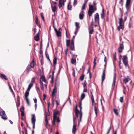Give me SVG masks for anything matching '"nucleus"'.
I'll list each match as a JSON object with an SVG mask.
<instances>
[{
  "instance_id": "obj_1",
  "label": "nucleus",
  "mask_w": 134,
  "mask_h": 134,
  "mask_svg": "<svg viewBox=\"0 0 134 134\" xmlns=\"http://www.w3.org/2000/svg\"><path fill=\"white\" fill-rule=\"evenodd\" d=\"M97 8L96 7L93 5L89 4V9L88 12V14L89 15L90 19L91 17L92 16V14L94 12L97 10Z\"/></svg>"
},
{
  "instance_id": "obj_2",
  "label": "nucleus",
  "mask_w": 134,
  "mask_h": 134,
  "mask_svg": "<svg viewBox=\"0 0 134 134\" xmlns=\"http://www.w3.org/2000/svg\"><path fill=\"white\" fill-rule=\"evenodd\" d=\"M29 91H26L25 94V100L28 105H30V103L29 99L28 98V96L29 94Z\"/></svg>"
},
{
  "instance_id": "obj_3",
  "label": "nucleus",
  "mask_w": 134,
  "mask_h": 134,
  "mask_svg": "<svg viewBox=\"0 0 134 134\" xmlns=\"http://www.w3.org/2000/svg\"><path fill=\"white\" fill-rule=\"evenodd\" d=\"M77 107L76 106L75 111L76 116L77 117H78L79 115L80 119V120H81L82 117V113L81 111L80 112L77 109Z\"/></svg>"
},
{
  "instance_id": "obj_4",
  "label": "nucleus",
  "mask_w": 134,
  "mask_h": 134,
  "mask_svg": "<svg viewBox=\"0 0 134 134\" xmlns=\"http://www.w3.org/2000/svg\"><path fill=\"white\" fill-rule=\"evenodd\" d=\"M54 30L56 32V35L58 36H61V32L62 29L61 28H59L58 30L54 28Z\"/></svg>"
},
{
  "instance_id": "obj_5",
  "label": "nucleus",
  "mask_w": 134,
  "mask_h": 134,
  "mask_svg": "<svg viewBox=\"0 0 134 134\" xmlns=\"http://www.w3.org/2000/svg\"><path fill=\"white\" fill-rule=\"evenodd\" d=\"M36 117L34 115H32V117L31 119V121L32 124L33 125V129H34L35 128V122L36 121Z\"/></svg>"
},
{
  "instance_id": "obj_6",
  "label": "nucleus",
  "mask_w": 134,
  "mask_h": 134,
  "mask_svg": "<svg viewBox=\"0 0 134 134\" xmlns=\"http://www.w3.org/2000/svg\"><path fill=\"white\" fill-rule=\"evenodd\" d=\"M0 115L1 116L2 118L4 120H6L7 119L6 117L5 116L6 115L5 112L4 111H2L0 112Z\"/></svg>"
},
{
  "instance_id": "obj_7",
  "label": "nucleus",
  "mask_w": 134,
  "mask_h": 134,
  "mask_svg": "<svg viewBox=\"0 0 134 134\" xmlns=\"http://www.w3.org/2000/svg\"><path fill=\"white\" fill-rule=\"evenodd\" d=\"M44 82L46 84H47L48 82L46 81V79L44 76H42L40 78V85H43V83L42 82Z\"/></svg>"
},
{
  "instance_id": "obj_8",
  "label": "nucleus",
  "mask_w": 134,
  "mask_h": 134,
  "mask_svg": "<svg viewBox=\"0 0 134 134\" xmlns=\"http://www.w3.org/2000/svg\"><path fill=\"white\" fill-rule=\"evenodd\" d=\"M123 58L122 59L123 62L124 64L126 66L127 65V57L126 55H125L123 56Z\"/></svg>"
},
{
  "instance_id": "obj_9",
  "label": "nucleus",
  "mask_w": 134,
  "mask_h": 134,
  "mask_svg": "<svg viewBox=\"0 0 134 134\" xmlns=\"http://www.w3.org/2000/svg\"><path fill=\"white\" fill-rule=\"evenodd\" d=\"M50 113L49 112H48L47 113L46 112L45 113V122H46V125H47L48 124V120L47 119V116H49V115Z\"/></svg>"
},
{
  "instance_id": "obj_10",
  "label": "nucleus",
  "mask_w": 134,
  "mask_h": 134,
  "mask_svg": "<svg viewBox=\"0 0 134 134\" xmlns=\"http://www.w3.org/2000/svg\"><path fill=\"white\" fill-rule=\"evenodd\" d=\"M124 45L123 43L121 44L120 45V47L118 48V50L119 52H121L124 49Z\"/></svg>"
},
{
  "instance_id": "obj_11",
  "label": "nucleus",
  "mask_w": 134,
  "mask_h": 134,
  "mask_svg": "<svg viewBox=\"0 0 134 134\" xmlns=\"http://www.w3.org/2000/svg\"><path fill=\"white\" fill-rule=\"evenodd\" d=\"M116 73H115L114 74V75L113 83V84L112 85L113 87H114L115 86V82H116Z\"/></svg>"
},
{
  "instance_id": "obj_12",
  "label": "nucleus",
  "mask_w": 134,
  "mask_h": 134,
  "mask_svg": "<svg viewBox=\"0 0 134 134\" xmlns=\"http://www.w3.org/2000/svg\"><path fill=\"white\" fill-rule=\"evenodd\" d=\"M105 78V69L103 71V72L102 75V82L104 80Z\"/></svg>"
},
{
  "instance_id": "obj_13",
  "label": "nucleus",
  "mask_w": 134,
  "mask_h": 134,
  "mask_svg": "<svg viewBox=\"0 0 134 134\" xmlns=\"http://www.w3.org/2000/svg\"><path fill=\"white\" fill-rule=\"evenodd\" d=\"M99 15L98 13H96L95 15L94 16V20L95 22L97 21L99 19Z\"/></svg>"
},
{
  "instance_id": "obj_14",
  "label": "nucleus",
  "mask_w": 134,
  "mask_h": 134,
  "mask_svg": "<svg viewBox=\"0 0 134 134\" xmlns=\"http://www.w3.org/2000/svg\"><path fill=\"white\" fill-rule=\"evenodd\" d=\"M84 14H83V12L82 11L79 14V18L81 19H83V17Z\"/></svg>"
},
{
  "instance_id": "obj_15",
  "label": "nucleus",
  "mask_w": 134,
  "mask_h": 134,
  "mask_svg": "<svg viewBox=\"0 0 134 134\" xmlns=\"http://www.w3.org/2000/svg\"><path fill=\"white\" fill-rule=\"evenodd\" d=\"M59 111H54V112L53 118L57 119V114L58 113Z\"/></svg>"
},
{
  "instance_id": "obj_16",
  "label": "nucleus",
  "mask_w": 134,
  "mask_h": 134,
  "mask_svg": "<svg viewBox=\"0 0 134 134\" xmlns=\"http://www.w3.org/2000/svg\"><path fill=\"white\" fill-rule=\"evenodd\" d=\"M76 125L74 124L73 126L72 132L74 133H75L76 131Z\"/></svg>"
},
{
  "instance_id": "obj_17",
  "label": "nucleus",
  "mask_w": 134,
  "mask_h": 134,
  "mask_svg": "<svg viewBox=\"0 0 134 134\" xmlns=\"http://www.w3.org/2000/svg\"><path fill=\"white\" fill-rule=\"evenodd\" d=\"M119 23L120 25H124V22L123 21V20L122 18H119Z\"/></svg>"
},
{
  "instance_id": "obj_18",
  "label": "nucleus",
  "mask_w": 134,
  "mask_h": 134,
  "mask_svg": "<svg viewBox=\"0 0 134 134\" xmlns=\"http://www.w3.org/2000/svg\"><path fill=\"white\" fill-rule=\"evenodd\" d=\"M63 0H59V8H61L62 6V3Z\"/></svg>"
},
{
  "instance_id": "obj_19",
  "label": "nucleus",
  "mask_w": 134,
  "mask_h": 134,
  "mask_svg": "<svg viewBox=\"0 0 134 134\" xmlns=\"http://www.w3.org/2000/svg\"><path fill=\"white\" fill-rule=\"evenodd\" d=\"M72 8V5H71L70 2H69L67 8L69 10H71Z\"/></svg>"
},
{
  "instance_id": "obj_20",
  "label": "nucleus",
  "mask_w": 134,
  "mask_h": 134,
  "mask_svg": "<svg viewBox=\"0 0 134 134\" xmlns=\"http://www.w3.org/2000/svg\"><path fill=\"white\" fill-rule=\"evenodd\" d=\"M36 65V64L35 63L34 60H33V61L32 62H31L30 64V65H29V66H30V67H31L32 68H33L34 66H35Z\"/></svg>"
},
{
  "instance_id": "obj_21",
  "label": "nucleus",
  "mask_w": 134,
  "mask_h": 134,
  "mask_svg": "<svg viewBox=\"0 0 134 134\" xmlns=\"http://www.w3.org/2000/svg\"><path fill=\"white\" fill-rule=\"evenodd\" d=\"M57 88L56 87H55L53 89L52 92V95L53 96H54V94L57 92Z\"/></svg>"
},
{
  "instance_id": "obj_22",
  "label": "nucleus",
  "mask_w": 134,
  "mask_h": 134,
  "mask_svg": "<svg viewBox=\"0 0 134 134\" xmlns=\"http://www.w3.org/2000/svg\"><path fill=\"white\" fill-rule=\"evenodd\" d=\"M130 2V0H127L126 4V7H127L129 6Z\"/></svg>"
},
{
  "instance_id": "obj_23",
  "label": "nucleus",
  "mask_w": 134,
  "mask_h": 134,
  "mask_svg": "<svg viewBox=\"0 0 134 134\" xmlns=\"http://www.w3.org/2000/svg\"><path fill=\"white\" fill-rule=\"evenodd\" d=\"M0 76L2 79H4L6 80H7L8 79L7 76L4 74H1L0 75Z\"/></svg>"
},
{
  "instance_id": "obj_24",
  "label": "nucleus",
  "mask_w": 134,
  "mask_h": 134,
  "mask_svg": "<svg viewBox=\"0 0 134 134\" xmlns=\"http://www.w3.org/2000/svg\"><path fill=\"white\" fill-rule=\"evenodd\" d=\"M92 105L93 106L95 107H98L97 102H95L94 100L92 101Z\"/></svg>"
},
{
  "instance_id": "obj_25",
  "label": "nucleus",
  "mask_w": 134,
  "mask_h": 134,
  "mask_svg": "<svg viewBox=\"0 0 134 134\" xmlns=\"http://www.w3.org/2000/svg\"><path fill=\"white\" fill-rule=\"evenodd\" d=\"M124 27V25H119V26L118 27V29L119 30H120V29H123Z\"/></svg>"
},
{
  "instance_id": "obj_26",
  "label": "nucleus",
  "mask_w": 134,
  "mask_h": 134,
  "mask_svg": "<svg viewBox=\"0 0 134 134\" xmlns=\"http://www.w3.org/2000/svg\"><path fill=\"white\" fill-rule=\"evenodd\" d=\"M52 8L53 12H54L57 10V8L55 5H54L53 6H52Z\"/></svg>"
},
{
  "instance_id": "obj_27",
  "label": "nucleus",
  "mask_w": 134,
  "mask_h": 134,
  "mask_svg": "<svg viewBox=\"0 0 134 134\" xmlns=\"http://www.w3.org/2000/svg\"><path fill=\"white\" fill-rule=\"evenodd\" d=\"M130 80V79L129 78H126L124 79L123 80L124 82L125 83H126L127 82Z\"/></svg>"
},
{
  "instance_id": "obj_28",
  "label": "nucleus",
  "mask_w": 134,
  "mask_h": 134,
  "mask_svg": "<svg viewBox=\"0 0 134 134\" xmlns=\"http://www.w3.org/2000/svg\"><path fill=\"white\" fill-rule=\"evenodd\" d=\"M33 84L32 83L30 84L28 87L27 90L28 91H29L31 87L32 86Z\"/></svg>"
},
{
  "instance_id": "obj_29",
  "label": "nucleus",
  "mask_w": 134,
  "mask_h": 134,
  "mask_svg": "<svg viewBox=\"0 0 134 134\" xmlns=\"http://www.w3.org/2000/svg\"><path fill=\"white\" fill-rule=\"evenodd\" d=\"M39 37L38 36V33L37 35L34 37V39L36 41H38L39 40Z\"/></svg>"
},
{
  "instance_id": "obj_30",
  "label": "nucleus",
  "mask_w": 134,
  "mask_h": 134,
  "mask_svg": "<svg viewBox=\"0 0 134 134\" xmlns=\"http://www.w3.org/2000/svg\"><path fill=\"white\" fill-rule=\"evenodd\" d=\"M113 110L115 114L116 115H118L119 114L118 110L117 109H114Z\"/></svg>"
},
{
  "instance_id": "obj_31",
  "label": "nucleus",
  "mask_w": 134,
  "mask_h": 134,
  "mask_svg": "<svg viewBox=\"0 0 134 134\" xmlns=\"http://www.w3.org/2000/svg\"><path fill=\"white\" fill-rule=\"evenodd\" d=\"M76 62V59H72L71 60V62L72 64H74Z\"/></svg>"
},
{
  "instance_id": "obj_32",
  "label": "nucleus",
  "mask_w": 134,
  "mask_h": 134,
  "mask_svg": "<svg viewBox=\"0 0 134 134\" xmlns=\"http://www.w3.org/2000/svg\"><path fill=\"white\" fill-rule=\"evenodd\" d=\"M93 31V29L92 27L90 28L89 32L91 34H92Z\"/></svg>"
},
{
  "instance_id": "obj_33",
  "label": "nucleus",
  "mask_w": 134,
  "mask_h": 134,
  "mask_svg": "<svg viewBox=\"0 0 134 134\" xmlns=\"http://www.w3.org/2000/svg\"><path fill=\"white\" fill-rule=\"evenodd\" d=\"M31 67H30V66H29V65H28V66L27 67V68H26V70H27V72H29V71H30V70L31 69Z\"/></svg>"
},
{
  "instance_id": "obj_34",
  "label": "nucleus",
  "mask_w": 134,
  "mask_h": 134,
  "mask_svg": "<svg viewBox=\"0 0 134 134\" xmlns=\"http://www.w3.org/2000/svg\"><path fill=\"white\" fill-rule=\"evenodd\" d=\"M57 59L56 57L54 58L53 60V64H55L56 63Z\"/></svg>"
},
{
  "instance_id": "obj_35",
  "label": "nucleus",
  "mask_w": 134,
  "mask_h": 134,
  "mask_svg": "<svg viewBox=\"0 0 134 134\" xmlns=\"http://www.w3.org/2000/svg\"><path fill=\"white\" fill-rule=\"evenodd\" d=\"M97 107H94V111H95V114H96V116L97 115Z\"/></svg>"
},
{
  "instance_id": "obj_36",
  "label": "nucleus",
  "mask_w": 134,
  "mask_h": 134,
  "mask_svg": "<svg viewBox=\"0 0 134 134\" xmlns=\"http://www.w3.org/2000/svg\"><path fill=\"white\" fill-rule=\"evenodd\" d=\"M85 97V94L84 93H82L81 95V100L83 99Z\"/></svg>"
},
{
  "instance_id": "obj_37",
  "label": "nucleus",
  "mask_w": 134,
  "mask_h": 134,
  "mask_svg": "<svg viewBox=\"0 0 134 134\" xmlns=\"http://www.w3.org/2000/svg\"><path fill=\"white\" fill-rule=\"evenodd\" d=\"M70 48L71 50H74V44H71Z\"/></svg>"
},
{
  "instance_id": "obj_38",
  "label": "nucleus",
  "mask_w": 134,
  "mask_h": 134,
  "mask_svg": "<svg viewBox=\"0 0 134 134\" xmlns=\"http://www.w3.org/2000/svg\"><path fill=\"white\" fill-rule=\"evenodd\" d=\"M41 16L43 19V21H44V16H43V13H41Z\"/></svg>"
},
{
  "instance_id": "obj_39",
  "label": "nucleus",
  "mask_w": 134,
  "mask_h": 134,
  "mask_svg": "<svg viewBox=\"0 0 134 134\" xmlns=\"http://www.w3.org/2000/svg\"><path fill=\"white\" fill-rule=\"evenodd\" d=\"M84 76L85 75H82L80 77V80L81 81L83 80L84 78Z\"/></svg>"
},
{
  "instance_id": "obj_40",
  "label": "nucleus",
  "mask_w": 134,
  "mask_h": 134,
  "mask_svg": "<svg viewBox=\"0 0 134 134\" xmlns=\"http://www.w3.org/2000/svg\"><path fill=\"white\" fill-rule=\"evenodd\" d=\"M82 84L83 85V87H86V81H84Z\"/></svg>"
},
{
  "instance_id": "obj_41",
  "label": "nucleus",
  "mask_w": 134,
  "mask_h": 134,
  "mask_svg": "<svg viewBox=\"0 0 134 134\" xmlns=\"http://www.w3.org/2000/svg\"><path fill=\"white\" fill-rule=\"evenodd\" d=\"M70 41L69 40H67L66 41V46H69L70 44Z\"/></svg>"
},
{
  "instance_id": "obj_42",
  "label": "nucleus",
  "mask_w": 134,
  "mask_h": 134,
  "mask_svg": "<svg viewBox=\"0 0 134 134\" xmlns=\"http://www.w3.org/2000/svg\"><path fill=\"white\" fill-rule=\"evenodd\" d=\"M56 119V118H53V121L52 122V124L53 125L55 124V122Z\"/></svg>"
},
{
  "instance_id": "obj_43",
  "label": "nucleus",
  "mask_w": 134,
  "mask_h": 134,
  "mask_svg": "<svg viewBox=\"0 0 134 134\" xmlns=\"http://www.w3.org/2000/svg\"><path fill=\"white\" fill-rule=\"evenodd\" d=\"M123 100V97H120V102H122Z\"/></svg>"
},
{
  "instance_id": "obj_44",
  "label": "nucleus",
  "mask_w": 134,
  "mask_h": 134,
  "mask_svg": "<svg viewBox=\"0 0 134 134\" xmlns=\"http://www.w3.org/2000/svg\"><path fill=\"white\" fill-rule=\"evenodd\" d=\"M36 24L38 25H39V23L38 22V18L37 17H36Z\"/></svg>"
},
{
  "instance_id": "obj_45",
  "label": "nucleus",
  "mask_w": 134,
  "mask_h": 134,
  "mask_svg": "<svg viewBox=\"0 0 134 134\" xmlns=\"http://www.w3.org/2000/svg\"><path fill=\"white\" fill-rule=\"evenodd\" d=\"M77 0H74V1L73 4L74 5H76L77 4Z\"/></svg>"
},
{
  "instance_id": "obj_46",
  "label": "nucleus",
  "mask_w": 134,
  "mask_h": 134,
  "mask_svg": "<svg viewBox=\"0 0 134 134\" xmlns=\"http://www.w3.org/2000/svg\"><path fill=\"white\" fill-rule=\"evenodd\" d=\"M86 5L85 4H83L82 7V10L85 9V8Z\"/></svg>"
},
{
  "instance_id": "obj_47",
  "label": "nucleus",
  "mask_w": 134,
  "mask_h": 134,
  "mask_svg": "<svg viewBox=\"0 0 134 134\" xmlns=\"http://www.w3.org/2000/svg\"><path fill=\"white\" fill-rule=\"evenodd\" d=\"M83 92H87V89L86 88V87H83Z\"/></svg>"
},
{
  "instance_id": "obj_48",
  "label": "nucleus",
  "mask_w": 134,
  "mask_h": 134,
  "mask_svg": "<svg viewBox=\"0 0 134 134\" xmlns=\"http://www.w3.org/2000/svg\"><path fill=\"white\" fill-rule=\"evenodd\" d=\"M41 85V90L43 91H44V88L43 85Z\"/></svg>"
},
{
  "instance_id": "obj_49",
  "label": "nucleus",
  "mask_w": 134,
  "mask_h": 134,
  "mask_svg": "<svg viewBox=\"0 0 134 134\" xmlns=\"http://www.w3.org/2000/svg\"><path fill=\"white\" fill-rule=\"evenodd\" d=\"M24 108L23 107H22L20 109V110L21 111V112H24Z\"/></svg>"
},
{
  "instance_id": "obj_50",
  "label": "nucleus",
  "mask_w": 134,
  "mask_h": 134,
  "mask_svg": "<svg viewBox=\"0 0 134 134\" xmlns=\"http://www.w3.org/2000/svg\"><path fill=\"white\" fill-rule=\"evenodd\" d=\"M81 103H80V111H81V109H82V107H81Z\"/></svg>"
},
{
  "instance_id": "obj_51",
  "label": "nucleus",
  "mask_w": 134,
  "mask_h": 134,
  "mask_svg": "<svg viewBox=\"0 0 134 134\" xmlns=\"http://www.w3.org/2000/svg\"><path fill=\"white\" fill-rule=\"evenodd\" d=\"M101 17L103 19L104 17V13H102L101 14Z\"/></svg>"
},
{
  "instance_id": "obj_52",
  "label": "nucleus",
  "mask_w": 134,
  "mask_h": 134,
  "mask_svg": "<svg viewBox=\"0 0 134 134\" xmlns=\"http://www.w3.org/2000/svg\"><path fill=\"white\" fill-rule=\"evenodd\" d=\"M110 129H111V127H110L109 128V129H108V132H107V134H109V131H110Z\"/></svg>"
},
{
  "instance_id": "obj_53",
  "label": "nucleus",
  "mask_w": 134,
  "mask_h": 134,
  "mask_svg": "<svg viewBox=\"0 0 134 134\" xmlns=\"http://www.w3.org/2000/svg\"><path fill=\"white\" fill-rule=\"evenodd\" d=\"M75 25L77 27H78L79 26V24L78 23L76 22L75 23Z\"/></svg>"
},
{
  "instance_id": "obj_54",
  "label": "nucleus",
  "mask_w": 134,
  "mask_h": 134,
  "mask_svg": "<svg viewBox=\"0 0 134 134\" xmlns=\"http://www.w3.org/2000/svg\"><path fill=\"white\" fill-rule=\"evenodd\" d=\"M34 100L35 103H36L37 102V100L36 98H35L34 99Z\"/></svg>"
},
{
  "instance_id": "obj_55",
  "label": "nucleus",
  "mask_w": 134,
  "mask_h": 134,
  "mask_svg": "<svg viewBox=\"0 0 134 134\" xmlns=\"http://www.w3.org/2000/svg\"><path fill=\"white\" fill-rule=\"evenodd\" d=\"M91 100H92V101H93V100H94V98H93V96L92 94V96H91Z\"/></svg>"
},
{
  "instance_id": "obj_56",
  "label": "nucleus",
  "mask_w": 134,
  "mask_h": 134,
  "mask_svg": "<svg viewBox=\"0 0 134 134\" xmlns=\"http://www.w3.org/2000/svg\"><path fill=\"white\" fill-rule=\"evenodd\" d=\"M93 6H94L95 5V6L96 7V2L95 1H93Z\"/></svg>"
},
{
  "instance_id": "obj_57",
  "label": "nucleus",
  "mask_w": 134,
  "mask_h": 134,
  "mask_svg": "<svg viewBox=\"0 0 134 134\" xmlns=\"http://www.w3.org/2000/svg\"><path fill=\"white\" fill-rule=\"evenodd\" d=\"M57 121L58 122H59L60 121V120L59 119V118H58L57 120Z\"/></svg>"
},
{
  "instance_id": "obj_58",
  "label": "nucleus",
  "mask_w": 134,
  "mask_h": 134,
  "mask_svg": "<svg viewBox=\"0 0 134 134\" xmlns=\"http://www.w3.org/2000/svg\"><path fill=\"white\" fill-rule=\"evenodd\" d=\"M87 1H88V0H87L86 1H85L84 2V3L83 4H85V5H86V4L87 2Z\"/></svg>"
},
{
  "instance_id": "obj_59",
  "label": "nucleus",
  "mask_w": 134,
  "mask_h": 134,
  "mask_svg": "<svg viewBox=\"0 0 134 134\" xmlns=\"http://www.w3.org/2000/svg\"><path fill=\"white\" fill-rule=\"evenodd\" d=\"M71 44H74V41L73 40H71Z\"/></svg>"
},
{
  "instance_id": "obj_60",
  "label": "nucleus",
  "mask_w": 134,
  "mask_h": 134,
  "mask_svg": "<svg viewBox=\"0 0 134 134\" xmlns=\"http://www.w3.org/2000/svg\"><path fill=\"white\" fill-rule=\"evenodd\" d=\"M21 114L22 116H23L24 115V112H21Z\"/></svg>"
},
{
  "instance_id": "obj_61",
  "label": "nucleus",
  "mask_w": 134,
  "mask_h": 134,
  "mask_svg": "<svg viewBox=\"0 0 134 134\" xmlns=\"http://www.w3.org/2000/svg\"><path fill=\"white\" fill-rule=\"evenodd\" d=\"M47 84H44V85H43L44 86H45V88L46 89L47 88Z\"/></svg>"
},
{
  "instance_id": "obj_62",
  "label": "nucleus",
  "mask_w": 134,
  "mask_h": 134,
  "mask_svg": "<svg viewBox=\"0 0 134 134\" xmlns=\"http://www.w3.org/2000/svg\"><path fill=\"white\" fill-rule=\"evenodd\" d=\"M66 1H63V3H62V5H64V4H65V3H64Z\"/></svg>"
},
{
  "instance_id": "obj_63",
  "label": "nucleus",
  "mask_w": 134,
  "mask_h": 134,
  "mask_svg": "<svg viewBox=\"0 0 134 134\" xmlns=\"http://www.w3.org/2000/svg\"><path fill=\"white\" fill-rule=\"evenodd\" d=\"M55 102L57 105H58L59 104V103L58 102L57 100H56Z\"/></svg>"
},
{
  "instance_id": "obj_64",
  "label": "nucleus",
  "mask_w": 134,
  "mask_h": 134,
  "mask_svg": "<svg viewBox=\"0 0 134 134\" xmlns=\"http://www.w3.org/2000/svg\"><path fill=\"white\" fill-rule=\"evenodd\" d=\"M77 28H76V30H75V34H76V32H77Z\"/></svg>"
}]
</instances>
